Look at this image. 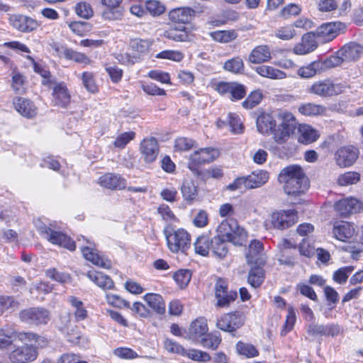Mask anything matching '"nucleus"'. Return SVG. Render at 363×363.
<instances>
[{
  "label": "nucleus",
  "mask_w": 363,
  "mask_h": 363,
  "mask_svg": "<svg viewBox=\"0 0 363 363\" xmlns=\"http://www.w3.org/2000/svg\"><path fill=\"white\" fill-rule=\"evenodd\" d=\"M81 79L84 88L90 93L95 94L99 91V87L96 82L95 75L91 72H84Z\"/></svg>",
  "instance_id": "nucleus-50"
},
{
  "label": "nucleus",
  "mask_w": 363,
  "mask_h": 363,
  "mask_svg": "<svg viewBox=\"0 0 363 363\" xmlns=\"http://www.w3.org/2000/svg\"><path fill=\"white\" fill-rule=\"evenodd\" d=\"M216 298L217 305L220 307L228 306L231 302L234 301L238 296L235 291H228V285L225 280L218 279L215 286Z\"/></svg>",
  "instance_id": "nucleus-16"
},
{
  "label": "nucleus",
  "mask_w": 363,
  "mask_h": 363,
  "mask_svg": "<svg viewBox=\"0 0 363 363\" xmlns=\"http://www.w3.org/2000/svg\"><path fill=\"white\" fill-rule=\"evenodd\" d=\"M255 70L261 77L271 79H283L286 77L284 72L269 65L258 66Z\"/></svg>",
  "instance_id": "nucleus-38"
},
{
  "label": "nucleus",
  "mask_w": 363,
  "mask_h": 363,
  "mask_svg": "<svg viewBox=\"0 0 363 363\" xmlns=\"http://www.w3.org/2000/svg\"><path fill=\"white\" fill-rule=\"evenodd\" d=\"M211 250L213 255L218 257H225L228 252V243L220 237L215 236L211 239Z\"/></svg>",
  "instance_id": "nucleus-45"
},
{
  "label": "nucleus",
  "mask_w": 363,
  "mask_h": 363,
  "mask_svg": "<svg viewBox=\"0 0 363 363\" xmlns=\"http://www.w3.org/2000/svg\"><path fill=\"white\" fill-rule=\"evenodd\" d=\"M223 69L233 74H242L245 71L244 62L241 57H234L225 62Z\"/></svg>",
  "instance_id": "nucleus-43"
},
{
  "label": "nucleus",
  "mask_w": 363,
  "mask_h": 363,
  "mask_svg": "<svg viewBox=\"0 0 363 363\" xmlns=\"http://www.w3.org/2000/svg\"><path fill=\"white\" fill-rule=\"evenodd\" d=\"M16 338V333L10 327H4L0 329V350H4L11 346Z\"/></svg>",
  "instance_id": "nucleus-44"
},
{
  "label": "nucleus",
  "mask_w": 363,
  "mask_h": 363,
  "mask_svg": "<svg viewBox=\"0 0 363 363\" xmlns=\"http://www.w3.org/2000/svg\"><path fill=\"white\" fill-rule=\"evenodd\" d=\"M135 137V133L133 131L124 132L119 134L114 143L113 145L117 148H124L126 145Z\"/></svg>",
  "instance_id": "nucleus-61"
},
{
  "label": "nucleus",
  "mask_w": 363,
  "mask_h": 363,
  "mask_svg": "<svg viewBox=\"0 0 363 363\" xmlns=\"http://www.w3.org/2000/svg\"><path fill=\"white\" fill-rule=\"evenodd\" d=\"M317 38L315 32H308L302 36L301 43L294 48V52L296 55H306L315 50L318 47Z\"/></svg>",
  "instance_id": "nucleus-25"
},
{
  "label": "nucleus",
  "mask_w": 363,
  "mask_h": 363,
  "mask_svg": "<svg viewBox=\"0 0 363 363\" xmlns=\"http://www.w3.org/2000/svg\"><path fill=\"white\" fill-rule=\"evenodd\" d=\"M298 222L297 212L293 209L277 211L269 214L264 221L267 230H284Z\"/></svg>",
  "instance_id": "nucleus-3"
},
{
  "label": "nucleus",
  "mask_w": 363,
  "mask_h": 363,
  "mask_svg": "<svg viewBox=\"0 0 363 363\" xmlns=\"http://www.w3.org/2000/svg\"><path fill=\"white\" fill-rule=\"evenodd\" d=\"M194 14V11L189 8H177L169 13V19L175 23H187Z\"/></svg>",
  "instance_id": "nucleus-36"
},
{
  "label": "nucleus",
  "mask_w": 363,
  "mask_h": 363,
  "mask_svg": "<svg viewBox=\"0 0 363 363\" xmlns=\"http://www.w3.org/2000/svg\"><path fill=\"white\" fill-rule=\"evenodd\" d=\"M269 180V174L265 170H257L252 172L246 177L236 179L233 183L228 186L232 191L241 189L242 186L247 189L259 188L266 184Z\"/></svg>",
  "instance_id": "nucleus-5"
},
{
  "label": "nucleus",
  "mask_w": 363,
  "mask_h": 363,
  "mask_svg": "<svg viewBox=\"0 0 363 363\" xmlns=\"http://www.w3.org/2000/svg\"><path fill=\"white\" fill-rule=\"evenodd\" d=\"M13 104L15 109L23 116L32 118L36 114V108L30 100L18 97L13 99Z\"/></svg>",
  "instance_id": "nucleus-32"
},
{
  "label": "nucleus",
  "mask_w": 363,
  "mask_h": 363,
  "mask_svg": "<svg viewBox=\"0 0 363 363\" xmlns=\"http://www.w3.org/2000/svg\"><path fill=\"white\" fill-rule=\"evenodd\" d=\"M38 230L42 237L52 244L63 247L71 251L76 248L75 242L61 232L53 230L45 225L38 227Z\"/></svg>",
  "instance_id": "nucleus-8"
},
{
  "label": "nucleus",
  "mask_w": 363,
  "mask_h": 363,
  "mask_svg": "<svg viewBox=\"0 0 363 363\" xmlns=\"http://www.w3.org/2000/svg\"><path fill=\"white\" fill-rule=\"evenodd\" d=\"M354 270L352 266L344 267L335 271L333 274V280L338 284H344L347 281L349 275Z\"/></svg>",
  "instance_id": "nucleus-62"
},
{
  "label": "nucleus",
  "mask_w": 363,
  "mask_h": 363,
  "mask_svg": "<svg viewBox=\"0 0 363 363\" xmlns=\"http://www.w3.org/2000/svg\"><path fill=\"white\" fill-rule=\"evenodd\" d=\"M354 226L345 221L336 222L334 224L333 233L335 238L340 241L345 242L354 234Z\"/></svg>",
  "instance_id": "nucleus-30"
},
{
  "label": "nucleus",
  "mask_w": 363,
  "mask_h": 363,
  "mask_svg": "<svg viewBox=\"0 0 363 363\" xmlns=\"http://www.w3.org/2000/svg\"><path fill=\"white\" fill-rule=\"evenodd\" d=\"M18 337L21 342H28L33 344L34 348L44 347L48 345V340L44 337L37 336L32 333H21Z\"/></svg>",
  "instance_id": "nucleus-42"
},
{
  "label": "nucleus",
  "mask_w": 363,
  "mask_h": 363,
  "mask_svg": "<svg viewBox=\"0 0 363 363\" xmlns=\"http://www.w3.org/2000/svg\"><path fill=\"white\" fill-rule=\"evenodd\" d=\"M63 55L66 59L73 60L79 64L86 65L91 63V60L85 54L72 49H65Z\"/></svg>",
  "instance_id": "nucleus-52"
},
{
  "label": "nucleus",
  "mask_w": 363,
  "mask_h": 363,
  "mask_svg": "<svg viewBox=\"0 0 363 363\" xmlns=\"http://www.w3.org/2000/svg\"><path fill=\"white\" fill-rule=\"evenodd\" d=\"M141 158L145 163L154 162L160 152L159 144L156 138L149 137L144 138L140 143Z\"/></svg>",
  "instance_id": "nucleus-14"
},
{
  "label": "nucleus",
  "mask_w": 363,
  "mask_h": 363,
  "mask_svg": "<svg viewBox=\"0 0 363 363\" xmlns=\"http://www.w3.org/2000/svg\"><path fill=\"white\" fill-rule=\"evenodd\" d=\"M362 53L363 47L354 42L345 44L337 51V54L340 55L346 62L358 60Z\"/></svg>",
  "instance_id": "nucleus-29"
},
{
  "label": "nucleus",
  "mask_w": 363,
  "mask_h": 363,
  "mask_svg": "<svg viewBox=\"0 0 363 363\" xmlns=\"http://www.w3.org/2000/svg\"><path fill=\"white\" fill-rule=\"evenodd\" d=\"M334 207L340 216L347 217L350 214L359 212L362 208V203L355 198L348 197L336 202Z\"/></svg>",
  "instance_id": "nucleus-19"
},
{
  "label": "nucleus",
  "mask_w": 363,
  "mask_h": 363,
  "mask_svg": "<svg viewBox=\"0 0 363 363\" xmlns=\"http://www.w3.org/2000/svg\"><path fill=\"white\" fill-rule=\"evenodd\" d=\"M199 342L203 347L215 350L220 344L221 337L218 334L207 333Z\"/></svg>",
  "instance_id": "nucleus-48"
},
{
  "label": "nucleus",
  "mask_w": 363,
  "mask_h": 363,
  "mask_svg": "<svg viewBox=\"0 0 363 363\" xmlns=\"http://www.w3.org/2000/svg\"><path fill=\"white\" fill-rule=\"evenodd\" d=\"M164 35L167 38L176 42H185L189 40L186 29L183 26L169 28L164 32Z\"/></svg>",
  "instance_id": "nucleus-40"
},
{
  "label": "nucleus",
  "mask_w": 363,
  "mask_h": 363,
  "mask_svg": "<svg viewBox=\"0 0 363 363\" xmlns=\"http://www.w3.org/2000/svg\"><path fill=\"white\" fill-rule=\"evenodd\" d=\"M218 155V150L215 148H201L191 154L189 160L193 164L201 165L213 162Z\"/></svg>",
  "instance_id": "nucleus-22"
},
{
  "label": "nucleus",
  "mask_w": 363,
  "mask_h": 363,
  "mask_svg": "<svg viewBox=\"0 0 363 363\" xmlns=\"http://www.w3.org/2000/svg\"><path fill=\"white\" fill-rule=\"evenodd\" d=\"M75 12L81 18L89 19L94 15L91 5L86 2L82 1L75 6Z\"/></svg>",
  "instance_id": "nucleus-59"
},
{
  "label": "nucleus",
  "mask_w": 363,
  "mask_h": 363,
  "mask_svg": "<svg viewBox=\"0 0 363 363\" xmlns=\"http://www.w3.org/2000/svg\"><path fill=\"white\" fill-rule=\"evenodd\" d=\"M194 247L197 255L208 256L211 247V239L206 235H200L194 242Z\"/></svg>",
  "instance_id": "nucleus-41"
},
{
  "label": "nucleus",
  "mask_w": 363,
  "mask_h": 363,
  "mask_svg": "<svg viewBox=\"0 0 363 363\" xmlns=\"http://www.w3.org/2000/svg\"><path fill=\"white\" fill-rule=\"evenodd\" d=\"M247 237V233L246 230L236 223V228L233 230L232 238H230V242L233 243L235 245H242L246 240Z\"/></svg>",
  "instance_id": "nucleus-56"
},
{
  "label": "nucleus",
  "mask_w": 363,
  "mask_h": 363,
  "mask_svg": "<svg viewBox=\"0 0 363 363\" xmlns=\"http://www.w3.org/2000/svg\"><path fill=\"white\" fill-rule=\"evenodd\" d=\"M123 0H101L102 5L106 9L102 12V18L108 21H116L122 18L123 9L120 4Z\"/></svg>",
  "instance_id": "nucleus-24"
},
{
  "label": "nucleus",
  "mask_w": 363,
  "mask_h": 363,
  "mask_svg": "<svg viewBox=\"0 0 363 363\" xmlns=\"http://www.w3.org/2000/svg\"><path fill=\"white\" fill-rule=\"evenodd\" d=\"M236 350L239 354L243 355L247 358H253L259 355V351L254 345L242 342L237 343Z\"/></svg>",
  "instance_id": "nucleus-51"
},
{
  "label": "nucleus",
  "mask_w": 363,
  "mask_h": 363,
  "mask_svg": "<svg viewBox=\"0 0 363 363\" xmlns=\"http://www.w3.org/2000/svg\"><path fill=\"white\" fill-rule=\"evenodd\" d=\"M346 30L345 23L336 21L322 24L319 26L315 33L318 39L322 43H328L334 40L338 35Z\"/></svg>",
  "instance_id": "nucleus-10"
},
{
  "label": "nucleus",
  "mask_w": 363,
  "mask_h": 363,
  "mask_svg": "<svg viewBox=\"0 0 363 363\" xmlns=\"http://www.w3.org/2000/svg\"><path fill=\"white\" fill-rule=\"evenodd\" d=\"M236 221L234 220H225L222 221L217 228L218 235L221 239L230 242L232 238L233 230L236 228Z\"/></svg>",
  "instance_id": "nucleus-39"
},
{
  "label": "nucleus",
  "mask_w": 363,
  "mask_h": 363,
  "mask_svg": "<svg viewBox=\"0 0 363 363\" xmlns=\"http://www.w3.org/2000/svg\"><path fill=\"white\" fill-rule=\"evenodd\" d=\"M277 120L272 114L261 113L256 121L257 130L264 135H272L274 138V132L277 129Z\"/></svg>",
  "instance_id": "nucleus-23"
},
{
  "label": "nucleus",
  "mask_w": 363,
  "mask_h": 363,
  "mask_svg": "<svg viewBox=\"0 0 363 363\" xmlns=\"http://www.w3.org/2000/svg\"><path fill=\"white\" fill-rule=\"evenodd\" d=\"M67 302L72 307V311L75 321H82L88 317V311L84 303L77 297L70 296L67 297Z\"/></svg>",
  "instance_id": "nucleus-31"
},
{
  "label": "nucleus",
  "mask_w": 363,
  "mask_h": 363,
  "mask_svg": "<svg viewBox=\"0 0 363 363\" xmlns=\"http://www.w3.org/2000/svg\"><path fill=\"white\" fill-rule=\"evenodd\" d=\"M9 23L14 28L25 33L33 31L40 26L36 20L20 14L11 15Z\"/></svg>",
  "instance_id": "nucleus-17"
},
{
  "label": "nucleus",
  "mask_w": 363,
  "mask_h": 363,
  "mask_svg": "<svg viewBox=\"0 0 363 363\" xmlns=\"http://www.w3.org/2000/svg\"><path fill=\"white\" fill-rule=\"evenodd\" d=\"M179 189L184 201L188 205H191L197 200L199 186L192 178H184Z\"/></svg>",
  "instance_id": "nucleus-21"
},
{
  "label": "nucleus",
  "mask_w": 363,
  "mask_h": 363,
  "mask_svg": "<svg viewBox=\"0 0 363 363\" xmlns=\"http://www.w3.org/2000/svg\"><path fill=\"white\" fill-rule=\"evenodd\" d=\"M87 277L104 290L112 289L114 287L113 280L101 272L90 270L86 274Z\"/></svg>",
  "instance_id": "nucleus-33"
},
{
  "label": "nucleus",
  "mask_w": 363,
  "mask_h": 363,
  "mask_svg": "<svg viewBox=\"0 0 363 363\" xmlns=\"http://www.w3.org/2000/svg\"><path fill=\"white\" fill-rule=\"evenodd\" d=\"M321 65L320 60L313 61L306 66L300 67L297 71V74L302 78L313 77L317 73L322 72Z\"/></svg>",
  "instance_id": "nucleus-46"
},
{
  "label": "nucleus",
  "mask_w": 363,
  "mask_h": 363,
  "mask_svg": "<svg viewBox=\"0 0 363 363\" xmlns=\"http://www.w3.org/2000/svg\"><path fill=\"white\" fill-rule=\"evenodd\" d=\"M52 95L53 103L62 108H67L70 103L71 95L66 84L63 82L53 86Z\"/></svg>",
  "instance_id": "nucleus-26"
},
{
  "label": "nucleus",
  "mask_w": 363,
  "mask_h": 363,
  "mask_svg": "<svg viewBox=\"0 0 363 363\" xmlns=\"http://www.w3.org/2000/svg\"><path fill=\"white\" fill-rule=\"evenodd\" d=\"M167 247L169 250L177 253L179 252H185L191 245V235L183 228L173 230L169 227L164 229Z\"/></svg>",
  "instance_id": "nucleus-4"
},
{
  "label": "nucleus",
  "mask_w": 363,
  "mask_h": 363,
  "mask_svg": "<svg viewBox=\"0 0 363 363\" xmlns=\"http://www.w3.org/2000/svg\"><path fill=\"white\" fill-rule=\"evenodd\" d=\"M278 179L283 184L284 191L287 195H298L308 188L304 172L298 165L294 164L284 168L280 172Z\"/></svg>",
  "instance_id": "nucleus-1"
},
{
  "label": "nucleus",
  "mask_w": 363,
  "mask_h": 363,
  "mask_svg": "<svg viewBox=\"0 0 363 363\" xmlns=\"http://www.w3.org/2000/svg\"><path fill=\"white\" fill-rule=\"evenodd\" d=\"M277 119L279 123L274 132V140L278 144H284L294 135L298 123L294 114L286 111H279Z\"/></svg>",
  "instance_id": "nucleus-2"
},
{
  "label": "nucleus",
  "mask_w": 363,
  "mask_h": 363,
  "mask_svg": "<svg viewBox=\"0 0 363 363\" xmlns=\"http://www.w3.org/2000/svg\"><path fill=\"white\" fill-rule=\"evenodd\" d=\"M99 184L106 189L121 190L125 188L126 181L118 174L108 173L99 177Z\"/></svg>",
  "instance_id": "nucleus-28"
},
{
  "label": "nucleus",
  "mask_w": 363,
  "mask_h": 363,
  "mask_svg": "<svg viewBox=\"0 0 363 363\" xmlns=\"http://www.w3.org/2000/svg\"><path fill=\"white\" fill-rule=\"evenodd\" d=\"M345 88L342 83H334L330 79H323L313 83L308 88V92L322 98H328L342 94Z\"/></svg>",
  "instance_id": "nucleus-6"
},
{
  "label": "nucleus",
  "mask_w": 363,
  "mask_h": 363,
  "mask_svg": "<svg viewBox=\"0 0 363 363\" xmlns=\"http://www.w3.org/2000/svg\"><path fill=\"white\" fill-rule=\"evenodd\" d=\"M146 10L153 16H160L165 11V6L157 0H148L145 3Z\"/></svg>",
  "instance_id": "nucleus-58"
},
{
  "label": "nucleus",
  "mask_w": 363,
  "mask_h": 363,
  "mask_svg": "<svg viewBox=\"0 0 363 363\" xmlns=\"http://www.w3.org/2000/svg\"><path fill=\"white\" fill-rule=\"evenodd\" d=\"M164 347L169 352L181 354L194 361L206 362L211 359V355L206 352L196 349L185 350L182 345L171 339L165 340Z\"/></svg>",
  "instance_id": "nucleus-7"
},
{
  "label": "nucleus",
  "mask_w": 363,
  "mask_h": 363,
  "mask_svg": "<svg viewBox=\"0 0 363 363\" xmlns=\"http://www.w3.org/2000/svg\"><path fill=\"white\" fill-rule=\"evenodd\" d=\"M272 59L270 48L267 45H260L255 47L250 52L247 58L249 63L262 64Z\"/></svg>",
  "instance_id": "nucleus-27"
},
{
  "label": "nucleus",
  "mask_w": 363,
  "mask_h": 363,
  "mask_svg": "<svg viewBox=\"0 0 363 363\" xmlns=\"http://www.w3.org/2000/svg\"><path fill=\"white\" fill-rule=\"evenodd\" d=\"M208 331L207 320L203 317H199L193 320L186 332L189 340L199 342Z\"/></svg>",
  "instance_id": "nucleus-20"
},
{
  "label": "nucleus",
  "mask_w": 363,
  "mask_h": 363,
  "mask_svg": "<svg viewBox=\"0 0 363 363\" xmlns=\"http://www.w3.org/2000/svg\"><path fill=\"white\" fill-rule=\"evenodd\" d=\"M262 267L255 265L249 272L248 282L252 287L259 286L264 281V270Z\"/></svg>",
  "instance_id": "nucleus-49"
},
{
  "label": "nucleus",
  "mask_w": 363,
  "mask_h": 363,
  "mask_svg": "<svg viewBox=\"0 0 363 363\" xmlns=\"http://www.w3.org/2000/svg\"><path fill=\"white\" fill-rule=\"evenodd\" d=\"M212 38L219 43H227L237 38V33L234 30H218L211 33Z\"/></svg>",
  "instance_id": "nucleus-54"
},
{
  "label": "nucleus",
  "mask_w": 363,
  "mask_h": 363,
  "mask_svg": "<svg viewBox=\"0 0 363 363\" xmlns=\"http://www.w3.org/2000/svg\"><path fill=\"white\" fill-rule=\"evenodd\" d=\"M274 35L282 40H290L296 35V30L292 24L278 28L274 31Z\"/></svg>",
  "instance_id": "nucleus-53"
},
{
  "label": "nucleus",
  "mask_w": 363,
  "mask_h": 363,
  "mask_svg": "<svg viewBox=\"0 0 363 363\" xmlns=\"http://www.w3.org/2000/svg\"><path fill=\"white\" fill-rule=\"evenodd\" d=\"M191 274L187 269H181L174 275V279L180 288L186 287L191 280Z\"/></svg>",
  "instance_id": "nucleus-63"
},
{
  "label": "nucleus",
  "mask_w": 363,
  "mask_h": 363,
  "mask_svg": "<svg viewBox=\"0 0 363 363\" xmlns=\"http://www.w3.org/2000/svg\"><path fill=\"white\" fill-rule=\"evenodd\" d=\"M228 124L230 127L231 132H233L235 134L242 133L244 130L243 124L239 116L235 113H228Z\"/></svg>",
  "instance_id": "nucleus-55"
},
{
  "label": "nucleus",
  "mask_w": 363,
  "mask_h": 363,
  "mask_svg": "<svg viewBox=\"0 0 363 363\" xmlns=\"http://www.w3.org/2000/svg\"><path fill=\"white\" fill-rule=\"evenodd\" d=\"M143 299L155 313L160 315L165 313V302L161 295L149 293L143 296Z\"/></svg>",
  "instance_id": "nucleus-35"
},
{
  "label": "nucleus",
  "mask_w": 363,
  "mask_h": 363,
  "mask_svg": "<svg viewBox=\"0 0 363 363\" xmlns=\"http://www.w3.org/2000/svg\"><path fill=\"white\" fill-rule=\"evenodd\" d=\"M245 323V316L242 313L235 312L227 313L221 316L218 320L217 327L225 332H234L240 328Z\"/></svg>",
  "instance_id": "nucleus-13"
},
{
  "label": "nucleus",
  "mask_w": 363,
  "mask_h": 363,
  "mask_svg": "<svg viewBox=\"0 0 363 363\" xmlns=\"http://www.w3.org/2000/svg\"><path fill=\"white\" fill-rule=\"evenodd\" d=\"M20 317L22 320L35 325L45 324L49 320L48 311L39 308L22 311L20 313Z\"/></svg>",
  "instance_id": "nucleus-18"
},
{
  "label": "nucleus",
  "mask_w": 363,
  "mask_h": 363,
  "mask_svg": "<svg viewBox=\"0 0 363 363\" xmlns=\"http://www.w3.org/2000/svg\"><path fill=\"white\" fill-rule=\"evenodd\" d=\"M359 179L360 176L358 173L347 172L339 176L337 183L341 186L351 185L357 183Z\"/></svg>",
  "instance_id": "nucleus-57"
},
{
  "label": "nucleus",
  "mask_w": 363,
  "mask_h": 363,
  "mask_svg": "<svg viewBox=\"0 0 363 363\" xmlns=\"http://www.w3.org/2000/svg\"><path fill=\"white\" fill-rule=\"evenodd\" d=\"M359 151L353 145L340 147L335 153L336 164L340 167H349L355 163L359 157Z\"/></svg>",
  "instance_id": "nucleus-11"
},
{
  "label": "nucleus",
  "mask_w": 363,
  "mask_h": 363,
  "mask_svg": "<svg viewBox=\"0 0 363 363\" xmlns=\"http://www.w3.org/2000/svg\"><path fill=\"white\" fill-rule=\"evenodd\" d=\"M25 345L13 350L9 354L12 363H27L37 358L38 353L33 344L24 342Z\"/></svg>",
  "instance_id": "nucleus-12"
},
{
  "label": "nucleus",
  "mask_w": 363,
  "mask_h": 363,
  "mask_svg": "<svg viewBox=\"0 0 363 363\" xmlns=\"http://www.w3.org/2000/svg\"><path fill=\"white\" fill-rule=\"evenodd\" d=\"M245 257L249 264L263 266L266 262L267 257L264 252L262 242L258 240H252L245 254Z\"/></svg>",
  "instance_id": "nucleus-15"
},
{
  "label": "nucleus",
  "mask_w": 363,
  "mask_h": 363,
  "mask_svg": "<svg viewBox=\"0 0 363 363\" xmlns=\"http://www.w3.org/2000/svg\"><path fill=\"white\" fill-rule=\"evenodd\" d=\"M325 111L326 108L325 106L313 103L302 104L298 108V111L301 114L308 116L323 115L325 113Z\"/></svg>",
  "instance_id": "nucleus-47"
},
{
  "label": "nucleus",
  "mask_w": 363,
  "mask_h": 363,
  "mask_svg": "<svg viewBox=\"0 0 363 363\" xmlns=\"http://www.w3.org/2000/svg\"><path fill=\"white\" fill-rule=\"evenodd\" d=\"M297 128L299 133L298 141L301 143L309 144L319 138L317 130L308 125L299 124Z\"/></svg>",
  "instance_id": "nucleus-37"
},
{
  "label": "nucleus",
  "mask_w": 363,
  "mask_h": 363,
  "mask_svg": "<svg viewBox=\"0 0 363 363\" xmlns=\"http://www.w3.org/2000/svg\"><path fill=\"white\" fill-rule=\"evenodd\" d=\"M196 145L194 140L188 138H179L175 140L174 148L179 152L189 151Z\"/></svg>",
  "instance_id": "nucleus-64"
},
{
  "label": "nucleus",
  "mask_w": 363,
  "mask_h": 363,
  "mask_svg": "<svg viewBox=\"0 0 363 363\" xmlns=\"http://www.w3.org/2000/svg\"><path fill=\"white\" fill-rule=\"evenodd\" d=\"M83 240L85 241L84 245H81L80 249L82 252L83 257L93 264L98 267L108 269L111 267L110 260L105 258L96 248L94 243L82 236Z\"/></svg>",
  "instance_id": "nucleus-9"
},
{
  "label": "nucleus",
  "mask_w": 363,
  "mask_h": 363,
  "mask_svg": "<svg viewBox=\"0 0 363 363\" xmlns=\"http://www.w3.org/2000/svg\"><path fill=\"white\" fill-rule=\"evenodd\" d=\"M307 332L312 336L316 335H338L340 328L337 325H308Z\"/></svg>",
  "instance_id": "nucleus-34"
},
{
  "label": "nucleus",
  "mask_w": 363,
  "mask_h": 363,
  "mask_svg": "<svg viewBox=\"0 0 363 363\" xmlns=\"http://www.w3.org/2000/svg\"><path fill=\"white\" fill-rule=\"evenodd\" d=\"M262 97V94L259 91H255L242 102V106L247 109H252L260 103Z\"/></svg>",
  "instance_id": "nucleus-60"
}]
</instances>
